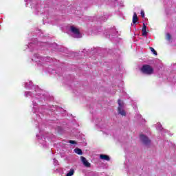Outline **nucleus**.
Instances as JSON below:
<instances>
[{"mask_svg": "<svg viewBox=\"0 0 176 176\" xmlns=\"http://www.w3.org/2000/svg\"><path fill=\"white\" fill-rule=\"evenodd\" d=\"M32 61H35L37 63L38 65H41V61H50V57H43L41 56L39 54H35L34 58H33Z\"/></svg>", "mask_w": 176, "mask_h": 176, "instance_id": "f257e3e1", "label": "nucleus"}, {"mask_svg": "<svg viewBox=\"0 0 176 176\" xmlns=\"http://www.w3.org/2000/svg\"><path fill=\"white\" fill-rule=\"evenodd\" d=\"M141 71L143 74H146V75H152V74H153V68L148 65H143Z\"/></svg>", "mask_w": 176, "mask_h": 176, "instance_id": "f03ea898", "label": "nucleus"}, {"mask_svg": "<svg viewBox=\"0 0 176 176\" xmlns=\"http://www.w3.org/2000/svg\"><path fill=\"white\" fill-rule=\"evenodd\" d=\"M70 31L74 38H82V34H80V32H79V29L76 28V27L71 26Z\"/></svg>", "mask_w": 176, "mask_h": 176, "instance_id": "7ed1b4c3", "label": "nucleus"}, {"mask_svg": "<svg viewBox=\"0 0 176 176\" xmlns=\"http://www.w3.org/2000/svg\"><path fill=\"white\" fill-rule=\"evenodd\" d=\"M118 113H120V115H122V116H126V111H124V110L123 109L124 107V103L122 100H120V99L118 100Z\"/></svg>", "mask_w": 176, "mask_h": 176, "instance_id": "20e7f679", "label": "nucleus"}, {"mask_svg": "<svg viewBox=\"0 0 176 176\" xmlns=\"http://www.w3.org/2000/svg\"><path fill=\"white\" fill-rule=\"evenodd\" d=\"M140 140L142 141L143 144L144 145H151V140L148 137L144 135H140Z\"/></svg>", "mask_w": 176, "mask_h": 176, "instance_id": "39448f33", "label": "nucleus"}, {"mask_svg": "<svg viewBox=\"0 0 176 176\" xmlns=\"http://www.w3.org/2000/svg\"><path fill=\"white\" fill-rule=\"evenodd\" d=\"M25 1L27 2L26 5H30V6H32V8H36V6H35V3H36V1H35V0H25Z\"/></svg>", "mask_w": 176, "mask_h": 176, "instance_id": "423d86ee", "label": "nucleus"}, {"mask_svg": "<svg viewBox=\"0 0 176 176\" xmlns=\"http://www.w3.org/2000/svg\"><path fill=\"white\" fill-rule=\"evenodd\" d=\"M81 162L82 164L85 166V167H90V163L85 158V157H81Z\"/></svg>", "mask_w": 176, "mask_h": 176, "instance_id": "0eeeda50", "label": "nucleus"}, {"mask_svg": "<svg viewBox=\"0 0 176 176\" xmlns=\"http://www.w3.org/2000/svg\"><path fill=\"white\" fill-rule=\"evenodd\" d=\"M142 35L143 36H146V35H148V32H146V25H145V23L143 24V28L142 29Z\"/></svg>", "mask_w": 176, "mask_h": 176, "instance_id": "6e6552de", "label": "nucleus"}, {"mask_svg": "<svg viewBox=\"0 0 176 176\" xmlns=\"http://www.w3.org/2000/svg\"><path fill=\"white\" fill-rule=\"evenodd\" d=\"M100 159H102V160H106L107 162H109L110 160L109 156L104 154L100 155Z\"/></svg>", "mask_w": 176, "mask_h": 176, "instance_id": "1a4fd4ad", "label": "nucleus"}, {"mask_svg": "<svg viewBox=\"0 0 176 176\" xmlns=\"http://www.w3.org/2000/svg\"><path fill=\"white\" fill-rule=\"evenodd\" d=\"M138 21V17L137 16V13L134 12L133 16V24H135Z\"/></svg>", "mask_w": 176, "mask_h": 176, "instance_id": "9d476101", "label": "nucleus"}, {"mask_svg": "<svg viewBox=\"0 0 176 176\" xmlns=\"http://www.w3.org/2000/svg\"><path fill=\"white\" fill-rule=\"evenodd\" d=\"M31 86H32V81H29V85H28V82H26L25 85V89H30Z\"/></svg>", "mask_w": 176, "mask_h": 176, "instance_id": "9b49d317", "label": "nucleus"}, {"mask_svg": "<svg viewBox=\"0 0 176 176\" xmlns=\"http://www.w3.org/2000/svg\"><path fill=\"white\" fill-rule=\"evenodd\" d=\"M75 153H77V155H82V150L80 148H75L74 149Z\"/></svg>", "mask_w": 176, "mask_h": 176, "instance_id": "f8f14e48", "label": "nucleus"}, {"mask_svg": "<svg viewBox=\"0 0 176 176\" xmlns=\"http://www.w3.org/2000/svg\"><path fill=\"white\" fill-rule=\"evenodd\" d=\"M74 173H75V170H74V169H70V170L67 173L66 176H72L74 175Z\"/></svg>", "mask_w": 176, "mask_h": 176, "instance_id": "ddd939ff", "label": "nucleus"}, {"mask_svg": "<svg viewBox=\"0 0 176 176\" xmlns=\"http://www.w3.org/2000/svg\"><path fill=\"white\" fill-rule=\"evenodd\" d=\"M150 50L152 52L153 54H155V56H157V52L155 50V49L152 47H150Z\"/></svg>", "mask_w": 176, "mask_h": 176, "instance_id": "4468645a", "label": "nucleus"}, {"mask_svg": "<svg viewBox=\"0 0 176 176\" xmlns=\"http://www.w3.org/2000/svg\"><path fill=\"white\" fill-rule=\"evenodd\" d=\"M25 97H34L32 96V93H31V92H25Z\"/></svg>", "mask_w": 176, "mask_h": 176, "instance_id": "2eb2a0df", "label": "nucleus"}, {"mask_svg": "<svg viewBox=\"0 0 176 176\" xmlns=\"http://www.w3.org/2000/svg\"><path fill=\"white\" fill-rule=\"evenodd\" d=\"M33 109H34V112H36V103H35V102L33 101Z\"/></svg>", "mask_w": 176, "mask_h": 176, "instance_id": "dca6fc26", "label": "nucleus"}, {"mask_svg": "<svg viewBox=\"0 0 176 176\" xmlns=\"http://www.w3.org/2000/svg\"><path fill=\"white\" fill-rule=\"evenodd\" d=\"M157 130H162L163 128L162 127V124L160 123H158L157 124Z\"/></svg>", "mask_w": 176, "mask_h": 176, "instance_id": "f3484780", "label": "nucleus"}, {"mask_svg": "<svg viewBox=\"0 0 176 176\" xmlns=\"http://www.w3.org/2000/svg\"><path fill=\"white\" fill-rule=\"evenodd\" d=\"M166 39L167 41H170V39H171V35L170 34V33L166 34Z\"/></svg>", "mask_w": 176, "mask_h": 176, "instance_id": "a211bd4d", "label": "nucleus"}, {"mask_svg": "<svg viewBox=\"0 0 176 176\" xmlns=\"http://www.w3.org/2000/svg\"><path fill=\"white\" fill-rule=\"evenodd\" d=\"M47 43H38V46H46Z\"/></svg>", "mask_w": 176, "mask_h": 176, "instance_id": "6ab92c4d", "label": "nucleus"}, {"mask_svg": "<svg viewBox=\"0 0 176 176\" xmlns=\"http://www.w3.org/2000/svg\"><path fill=\"white\" fill-rule=\"evenodd\" d=\"M36 91H38V94H42V91H43L42 89H40L39 88H36Z\"/></svg>", "mask_w": 176, "mask_h": 176, "instance_id": "aec40b11", "label": "nucleus"}, {"mask_svg": "<svg viewBox=\"0 0 176 176\" xmlns=\"http://www.w3.org/2000/svg\"><path fill=\"white\" fill-rule=\"evenodd\" d=\"M54 166H58V161H57L56 159H54Z\"/></svg>", "mask_w": 176, "mask_h": 176, "instance_id": "412c9836", "label": "nucleus"}, {"mask_svg": "<svg viewBox=\"0 0 176 176\" xmlns=\"http://www.w3.org/2000/svg\"><path fill=\"white\" fill-rule=\"evenodd\" d=\"M140 14L142 18L145 17V12H144V10H141Z\"/></svg>", "mask_w": 176, "mask_h": 176, "instance_id": "4be33fe9", "label": "nucleus"}, {"mask_svg": "<svg viewBox=\"0 0 176 176\" xmlns=\"http://www.w3.org/2000/svg\"><path fill=\"white\" fill-rule=\"evenodd\" d=\"M69 144H76V142H75L74 140H69Z\"/></svg>", "mask_w": 176, "mask_h": 176, "instance_id": "5701e85b", "label": "nucleus"}, {"mask_svg": "<svg viewBox=\"0 0 176 176\" xmlns=\"http://www.w3.org/2000/svg\"><path fill=\"white\" fill-rule=\"evenodd\" d=\"M30 46H31V44H30Z\"/></svg>", "mask_w": 176, "mask_h": 176, "instance_id": "b1692460", "label": "nucleus"}]
</instances>
